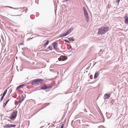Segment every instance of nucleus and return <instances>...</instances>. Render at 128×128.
Returning a JSON list of instances; mask_svg holds the SVG:
<instances>
[{
  "label": "nucleus",
  "mask_w": 128,
  "mask_h": 128,
  "mask_svg": "<svg viewBox=\"0 0 128 128\" xmlns=\"http://www.w3.org/2000/svg\"><path fill=\"white\" fill-rule=\"evenodd\" d=\"M46 84H44V86H42L40 88V89L42 90H45L46 89Z\"/></svg>",
  "instance_id": "2eb2a0df"
},
{
  "label": "nucleus",
  "mask_w": 128,
  "mask_h": 128,
  "mask_svg": "<svg viewBox=\"0 0 128 128\" xmlns=\"http://www.w3.org/2000/svg\"><path fill=\"white\" fill-rule=\"evenodd\" d=\"M16 116V112H14L12 114L11 116L10 117V119L14 120L15 119Z\"/></svg>",
  "instance_id": "20e7f679"
},
{
  "label": "nucleus",
  "mask_w": 128,
  "mask_h": 128,
  "mask_svg": "<svg viewBox=\"0 0 128 128\" xmlns=\"http://www.w3.org/2000/svg\"><path fill=\"white\" fill-rule=\"evenodd\" d=\"M83 11L84 16L86 19V20L87 22H89V17L88 14L85 7H83Z\"/></svg>",
  "instance_id": "7ed1b4c3"
},
{
  "label": "nucleus",
  "mask_w": 128,
  "mask_h": 128,
  "mask_svg": "<svg viewBox=\"0 0 128 128\" xmlns=\"http://www.w3.org/2000/svg\"><path fill=\"white\" fill-rule=\"evenodd\" d=\"M43 82V80L42 79H37L32 81V84L34 86H36L41 84Z\"/></svg>",
  "instance_id": "f03ea898"
},
{
  "label": "nucleus",
  "mask_w": 128,
  "mask_h": 128,
  "mask_svg": "<svg viewBox=\"0 0 128 128\" xmlns=\"http://www.w3.org/2000/svg\"><path fill=\"white\" fill-rule=\"evenodd\" d=\"M66 35H67L66 34V33H63L60 36V37H63L65 36Z\"/></svg>",
  "instance_id": "dca6fc26"
},
{
  "label": "nucleus",
  "mask_w": 128,
  "mask_h": 128,
  "mask_svg": "<svg viewBox=\"0 0 128 128\" xmlns=\"http://www.w3.org/2000/svg\"><path fill=\"white\" fill-rule=\"evenodd\" d=\"M109 28L107 27H103L98 29V34H105L109 30Z\"/></svg>",
  "instance_id": "f257e3e1"
},
{
  "label": "nucleus",
  "mask_w": 128,
  "mask_h": 128,
  "mask_svg": "<svg viewBox=\"0 0 128 128\" xmlns=\"http://www.w3.org/2000/svg\"><path fill=\"white\" fill-rule=\"evenodd\" d=\"M67 58L66 57L63 56H62L58 58V60L59 61H64L66 60Z\"/></svg>",
  "instance_id": "39448f33"
},
{
  "label": "nucleus",
  "mask_w": 128,
  "mask_h": 128,
  "mask_svg": "<svg viewBox=\"0 0 128 128\" xmlns=\"http://www.w3.org/2000/svg\"><path fill=\"white\" fill-rule=\"evenodd\" d=\"M49 43V42L48 40L46 41V43L44 44V47L46 45H47Z\"/></svg>",
  "instance_id": "a211bd4d"
},
{
  "label": "nucleus",
  "mask_w": 128,
  "mask_h": 128,
  "mask_svg": "<svg viewBox=\"0 0 128 128\" xmlns=\"http://www.w3.org/2000/svg\"><path fill=\"white\" fill-rule=\"evenodd\" d=\"M66 2L68 1V0H64Z\"/></svg>",
  "instance_id": "473e14b6"
},
{
  "label": "nucleus",
  "mask_w": 128,
  "mask_h": 128,
  "mask_svg": "<svg viewBox=\"0 0 128 128\" xmlns=\"http://www.w3.org/2000/svg\"><path fill=\"white\" fill-rule=\"evenodd\" d=\"M68 39L70 40H72L73 41H74V38L73 37L69 38Z\"/></svg>",
  "instance_id": "aec40b11"
},
{
  "label": "nucleus",
  "mask_w": 128,
  "mask_h": 128,
  "mask_svg": "<svg viewBox=\"0 0 128 128\" xmlns=\"http://www.w3.org/2000/svg\"><path fill=\"white\" fill-rule=\"evenodd\" d=\"M25 86L24 84H22L21 85L18 86L16 88V90H18L19 89L22 88V87Z\"/></svg>",
  "instance_id": "ddd939ff"
},
{
  "label": "nucleus",
  "mask_w": 128,
  "mask_h": 128,
  "mask_svg": "<svg viewBox=\"0 0 128 128\" xmlns=\"http://www.w3.org/2000/svg\"><path fill=\"white\" fill-rule=\"evenodd\" d=\"M85 111H84L85 112H87V111L86 110V109H85Z\"/></svg>",
  "instance_id": "2f4dec72"
},
{
  "label": "nucleus",
  "mask_w": 128,
  "mask_h": 128,
  "mask_svg": "<svg viewBox=\"0 0 128 128\" xmlns=\"http://www.w3.org/2000/svg\"><path fill=\"white\" fill-rule=\"evenodd\" d=\"M68 50H70L69 51L70 52V51H71V50H72V47L71 46H70V48H68Z\"/></svg>",
  "instance_id": "412c9836"
},
{
  "label": "nucleus",
  "mask_w": 128,
  "mask_h": 128,
  "mask_svg": "<svg viewBox=\"0 0 128 128\" xmlns=\"http://www.w3.org/2000/svg\"><path fill=\"white\" fill-rule=\"evenodd\" d=\"M10 8H12V7H9Z\"/></svg>",
  "instance_id": "a19ab883"
},
{
  "label": "nucleus",
  "mask_w": 128,
  "mask_h": 128,
  "mask_svg": "<svg viewBox=\"0 0 128 128\" xmlns=\"http://www.w3.org/2000/svg\"><path fill=\"white\" fill-rule=\"evenodd\" d=\"M24 99V96L23 95H22V97L20 98L18 103H19L22 102L23 100Z\"/></svg>",
  "instance_id": "1a4fd4ad"
},
{
  "label": "nucleus",
  "mask_w": 128,
  "mask_h": 128,
  "mask_svg": "<svg viewBox=\"0 0 128 128\" xmlns=\"http://www.w3.org/2000/svg\"><path fill=\"white\" fill-rule=\"evenodd\" d=\"M50 104V103H48V105H49Z\"/></svg>",
  "instance_id": "c9c22d12"
},
{
  "label": "nucleus",
  "mask_w": 128,
  "mask_h": 128,
  "mask_svg": "<svg viewBox=\"0 0 128 128\" xmlns=\"http://www.w3.org/2000/svg\"><path fill=\"white\" fill-rule=\"evenodd\" d=\"M8 120V121H10V120Z\"/></svg>",
  "instance_id": "e433bc0d"
},
{
  "label": "nucleus",
  "mask_w": 128,
  "mask_h": 128,
  "mask_svg": "<svg viewBox=\"0 0 128 128\" xmlns=\"http://www.w3.org/2000/svg\"><path fill=\"white\" fill-rule=\"evenodd\" d=\"M7 92V90H6L4 91V92L3 93V94H2V96H4L6 94Z\"/></svg>",
  "instance_id": "f3484780"
},
{
  "label": "nucleus",
  "mask_w": 128,
  "mask_h": 128,
  "mask_svg": "<svg viewBox=\"0 0 128 128\" xmlns=\"http://www.w3.org/2000/svg\"><path fill=\"white\" fill-rule=\"evenodd\" d=\"M125 18L124 22L126 24H128V17L126 16H125L124 17Z\"/></svg>",
  "instance_id": "f8f14e48"
},
{
  "label": "nucleus",
  "mask_w": 128,
  "mask_h": 128,
  "mask_svg": "<svg viewBox=\"0 0 128 128\" xmlns=\"http://www.w3.org/2000/svg\"><path fill=\"white\" fill-rule=\"evenodd\" d=\"M4 96H2V97L1 98L0 100V102H1L3 100Z\"/></svg>",
  "instance_id": "4be33fe9"
},
{
  "label": "nucleus",
  "mask_w": 128,
  "mask_h": 128,
  "mask_svg": "<svg viewBox=\"0 0 128 128\" xmlns=\"http://www.w3.org/2000/svg\"><path fill=\"white\" fill-rule=\"evenodd\" d=\"M90 117L92 118L93 117H94L92 115L90 114Z\"/></svg>",
  "instance_id": "393cba45"
},
{
  "label": "nucleus",
  "mask_w": 128,
  "mask_h": 128,
  "mask_svg": "<svg viewBox=\"0 0 128 128\" xmlns=\"http://www.w3.org/2000/svg\"><path fill=\"white\" fill-rule=\"evenodd\" d=\"M58 43L56 42H55L52 44V46L56 50H58Z\"/></svg>",
  "instance_id": "423d86ee"
},
{
  "label": "nucleus",
  "mask_w": 128,
  "mask_h": 128,
  "mask_svg": "<svg viewBox=\"0 0 128 128\" xmlns=\"http://www.w3.org/2000/svg\"><path fill=\"white\" fill-rule=\"evenodd\" d=\"M16 126V125L10 124V125L6 124L4 126V128H8L9 127H15Z\"/></svg>",
  "instance_id": "0eeeda50"
},
{
  "label": "nucleus",
  "mask_w": 128,
  "mask_h": 128,
  "mask_svg": "<svg viewBox=\"0 0 128 128\" xmlns=\"http://www.w3.org/2000/svg\"><path fill=\"white\" fill-rule=\"evenodd\" d=\"M6 105V104H4V105H3V108H4Z\"/></svg>",
  "instance_id": "cd10ccee"
},
{
  "label": "nucleus",
  "mask_w": 128,
  "mask_h": 128,
  "mask_svg": "<svg viewBox=\"0 0 128 128\" xmlns=\"http://www.w3.org/2000/svg\"><path fill=\"white\" fill-rule=\"evenodd\" d=\"M110 96V94H106L104 95V99H108Z\"/></svg>",
  "instance_id": "6e6552de"
},
{
  "label": "nucleus",
  "mask_w": 128,
  "mask_h": 128,
  "mask_svg": "<svg viewBox=\"0 0 128 128\" xmlns=\"http://www.w3.org/2000/svg\"><path fill=\"white\" fill-rule=\"evenodd\" d=\"M63 40L65 42H66L68 43H70V42L68 41V40Z\"/></svg>",
  "instance_id": "b1692460"
},
{
  "label": "nucleus",
  "mask_w": 128,
  "mask_h": 128,
  "mask_svg": "<svg viewBox=\"0 0 128 128\" xmlns=\"http://www.w3.org/2000/svg\"><path fill=\"white\" fill-rule=\"evenodd\" d=\"M9 99L8 100H7L6 101L4 104L6 105V104L8 103V102H9Z\"/></svg>",
  "instance_id": "5701e85b"
},
{
  "label": "nucleus",
  "mask_w": 128,
  "mask_h": 128,
  "mask_svg": "<svg viewBox=\"0 0 128 128\" xmlns=\"http://www.w3.org/2000/svg\"><path fill=\"white\" fill-rule=\"evenodd\" d=\"M22 54H23L24 55V54H23V53H22Z\"/></svg>",
  "instance_id": "58836bf2"
},
{
  "label": "nucleus",
  "mask_w": 128,
  "mask_h": 128,
  "mask_svg": "<svg viewBox=\"0 0 128 128\" xmlns=\"http://www.w3.org/2000/svg\"><path fill=\"white\" fill-rule=\"evenodd\" d=\"M16 102H15V104H16Z\"/></svg>",
  "instance_id": "f704fd0d"
},
{
  "label": "nucleus",
  "mask_w": 128,
  "mask_h": 128,
  "mask_svg": "<svg viewBox=\"0 0 128 128\" xmlns=\"http://www.w3.org/2000/svg\"><path fill=\"white\" fill-rule=\"evenodd\" d=\"M58 66H60V65H59V64H58Z\"/></svg>",
  "instance_id": "ea45409f"
},
{
  "label": "nucleus",
  "mask_w": 128,
  "mask_h": 128,
  "mask_svg": "<svg viewBox=\"0 0 128 128\" xmlns=\"http://www.w3.org/2000/svg\"><path fill=\"white\" fill-rule=\"evenodd\" d=\"M64 124H62L61 127H60V128H64Z\"/></svg>",
  "instance_id": "bb28decb"
},
{
  "label": "nucleus",
  "mask_w": 128,
  "mask_h": 128,
  "mask_svg": "<svg viewBox=\"0 0 128 128\" xmlns=\"http://www.w3.org/2000/svg\"><path fill=\"white\" fill-rule=\"evenodd\" d=\"M120 1V0H117L116 2L118 4Z\"/></svg>",
  "instance_id": "a878e982"
},
{
  "label": "nucleus",
  "mask_w": 128,
  "mask_h": 128,
  "mask_svg": "<svg viewBox=\"0 0 128 128\" xmlns=\"http://www.w3.org/2000/svg\"><path fill=\"white\" fill-rule=\"evenodd\" d=\"M27 10H28V8H26V12H25V13H26V12H27Z\"/></svg>",
  "instance_id": "7c9ffc66"
},
{
  "label": "nucleus",
  "mask_w": 128,
  "mask_h": 128,
  "mask_svg": "<svg viewBox=\"0 0 128 128\" xmlns=\"http://www.w3.org/2000/svg\"><path fill=\"white\" fill-rule=\"evenodd\" d=\"M19 8H14V9H19Z\"/></svg>",
  "instance_id": "c756f323"
},
{
  "label": "nucleus",
  "mask_w": 128,
  "mask_h": 128,
  "mask_svg": "<svg viewBox=\"0 0 128 128\" xmlns=\"http://www.w3.org/2000/svg\"><path fill=\"white\" fill-rule=\"evenodd\" d=\"M47 48L49 49L51 51H52V46H49L48 48Z\"/></svg>",
  "instance_id": "6ab92c4d"
},
{
  "label": "nucleus",
  "mask_w": 128,
  "mask_h": 128,
  "mask_svg": "<svg viewBox=\"0 0 128 128\" xmlns=\"http://www.w3.org/2000/svg\"><path fill=\"white\" fill-rule=\"evenodd\" d=\"M99 74H98V72H96L94 75V78L95 79L98 76Z\"/></svg>",
  "instance_id": "4468645a"
},
{
  "label": "nucleus",
  "mask_w": 128,
  "mask_h": 128,
  "mask_svg": "<svg viewBox=\"0 0 128 128\" xmlns=\"http://www.w3.org/2000/svg\"><path fill=\"white\" fill-rule=\"evenodd\" d=\"M46 86V89H48L52 87V86L50 84H45Z\"/></svg>",
  "instance_id": "9d476101"
},
{
  "label": "nucleus",
  "mask_w": 128,
  "mask_h": 128,
  "mask_svg": "<svg viewBox=\"0 0 128 128\" xmlns=\"http://www.w3.org/2000/svg\"><path fill=\"white\" fill-rule=\"evenodd\" d=\"M64 5L65 6V5L64 4Z\"/></svg>",
  "instance_id": "37998d69"
},
{
  "label": "nucleus",
  "mask_w": 128,
  "mask_h": 128,
  "mask_svg": "<svg viewBox=\"0 0 128 128\" xmlns=\"http://www.w3.org/2000/svg\"><path fill=\"white\" fill-rule=\"evenodd\" d=\"M7 117H8L7 116H5L4 117V119H6Z\"/></svg>",
  "instance_id": "c85d7f7f"
},
{
  "label": "nucleus",
  "mask_w": 128,
  "mask_h": 128,
  "mask_svg": "<svg viewBox=\"0 0 128 128\" xmlns=\"http://www.w3.org/2000/svg\"><path fill=\"white\" fill-rule=\"evenodd\" d=\"M20 15H17V16H20Z\"/></svg>",
  "instance_id": "79ce46f5"
},
{
  "label": "nucleus",
  "mask_w": 128,
  "mask_h": 128,
  "mask_svg": "<svg viewBox=\"0 0 128 128\" xmlns=\"http://www.w3.org/2000/svg\"><path fill=\"white\" fill-rule=\"evenodd\" d=\"M73 30V28H70L69 29L67 32L66 33L67 35L70 34Z\"/></svg>",
  "instance_id": "9b49d317"
},
{
  "label": "nucleus",
  "mask_w": 128,
  "mask_h": 128,
  "mask_svg": "<svg viewBox=\"0 0 128 128\" xmlns=\"http://www.w3.org/2000/svg\"><path fill=\"white\" fill-rule=\"evenodd\" d=\"M25 8V7H24L23 8V9H24Z\"/></svg>",
  "instance_id": "4c0bfd02"
},
{
  "label": "nucleus",
  "mask_w": 128,
  "mask_h": 128,
  "mask_svg": "<svg viewBox=\"0 0 128 128\" xmlns=\"http://www.w3.org/2000/svg\"><path fill=\"white\" fill-rule=\"evenodd\" d=\"M20 44V45H22V44H22V43H21V44Z\"/></svg>",
  "instance_id": "72a5a7b5"
}]
</instances>
